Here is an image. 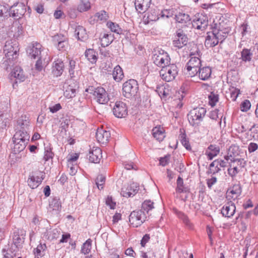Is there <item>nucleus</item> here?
<instances>
[{
  "label": "nucleus",
  "instance_id": "nucleus-1",
  "mask_svg": "<svg viewBox=\"0 0 258 258\" xmlns=\"http://www.w3.org/2000/svg\"><path fill=\"white\" fill-rule=\"evenodd\" d=\"M190 59L186 65V74L190 77L195 76L198 73V71L201 67V60L200 58L201 52L198 48L196 51H191Z\"/></svg>",
  "mask_w": 258,
  "mask_h": 258
},
{
  "label": "nucleus",
  "instance_id": "nucleus-2",
  "mask_svg": "<svg viewBox=\"0 0 258 258\" xmlns=\"http://www.w3.org/2000/svg\"><path fill=\"white\" fill-rule=\"evenodd\" d=\"M19 50L18 43L16 41L6 42L4 48V52L7 58L5 61L6 65L11 66V61L17 58Z\"/></svg>",
  "mask_w": 258,
  "mask_h": 258
},
{
  "label": "nucleus",
  "instance_id": "nucleus-3",
  "mask_svg": "<svg viewBox=\"0 0 258 258\" xmlns=\"http://www.w3.org/2000/svg\"><path fill=\"white\" fill-rule=\"evenodd\" d=\"M206 113L204 107H197L191 110L188 114V120L190 125L197 126L203 120Z\"/></svg>",
  "mask_w": 258,
  "mask_h": 258
},
{
  "label": "nucleus",
  "instance_id": "nucleus-4",
  "mask_svg": "<svg viewBox=\"0 0 258 258\" xmlns=\"http://www.w3.org/2000/svg\"><path fill=\"white\" fill-rule=\"evenodd\" d=\"M222 31L214 30L213 32L207 33V36L205 40V46L207 47H213L222 42L225 39V36Z\"/></svg>",
  "mask_w": 258,
  "mask_h": 258
},
{
  "label": "nucleus",
  "instance_id": "nucleus-5",
  "mask_svg": "<svg viewBox=\"0 0 258 258\" xmlns=\"http://www.w3.org/2000/svg\"><path fill=\"white\" fill-rule=\"evenodd\" d=\"M178 72L177 66L174 63H170L161 69L160 71V75L163 80L170 82L175 79L178 74Z\"/></svg>",
  "mask_w": 258,
  "mask_h": 258
},
{
  "label": "nucleus",
  "instance_id": "nucleus-6",
  "mask_svg": "<svg viewBox=\"0 0 258 258\" xmlns=\"http://www.w3.org/2000/svg\"><path fill=\"white\" fill-rule=\"evenodd\" d=\"M9 111V104L7 101L0 102V128L2 129L10 125L12 117Z\"/></svg>",
  "mask_w": 258,
  "mask_h": 258
},
{
  "label": "nucleus",
  "instance_id": "nucleus-7",
  "mask_svg": "<svg viewBox=\"0 0 258 258\" xmlns=\"http://www.w3.org/2000/svg\"><path fill=\"white\" fill-rule=\"evenodd\" d=\"M147 216L145 212L142 210L132 212L129 216V222L133 227L140 226L146 220Z\"/></svg>",
  "mask_w": 258,
  "mask_h": 258
},
{
  "label": "nucleus",
  "instance_id": "nucleus-8",
  "mask_svg": "<svg viewBox=\"0 0 258 258\" xmlns=\"http://www.w3.org/2000/svg\"><path fill=\"white\" fill-rule=\"evenodd\" d=\"M152 58L154 64L162 68L170 64V58L169 54L163 50L155 52Z\"/></svg>",
  "mask_w": 258,
  "mask_h": 258
},
{
  "label": "nucleus",
  "instance_id": "nucleus-9",
  "mask_svg": "<svg viewBox=\"0 0 258 258\" xmlns=\"http://www.w3.org/2000/svg\"><path fill=\"white\" fill-rule=\"evenodd\" d=\"M138 90L137 81L134 79H131L123 84V95L127 98L135 96Z\"/></svg>",
  "mask_w": 258,
  "mask_h": 258
},
{
  "label": "nucleus",
  "instance_id": "nucleus-10",
  "mask_svg": "<svg viewBox=\"0 0 258 258\" xmlns=\"http://www.w3.org/2000/svg\"><path fill=\"white\" fill-rule=\"evenodd\" d=\"M78 88V83L74 79L68 80L63 86L64 96L68 99L75 97Z\"/></svg>",
  "mask_w": 258,
  "mask_h": 258
},
{
  "label": "nucleus",
  "instance_id": "nucleus-11",
  "mask_svg": "<svg viewBox=\"0 0 258 258\" xmlns=\"http://www.w3.org/2000/svg\"><path fill=\"white\" fill-rule=\"evenodd\" d=\"M192 25L195 29L204 30L208 25L207 17L202 14H198L192 21Z\"/></svg>",
  "mask_w": 258,
  "mask_h": 258
},
{
  "label": "nucleus",
  "instance_id": "nucleus-12",
  "mask_svg": "<svg viewBox=\"0 0 258 258\" xmlns=\"http://www.w3.org/2000/svg\"><path fill=\"white\" fill-rule=\"evenodd\" d=\"M26 12V7L22 4L17 3L13 5L10 9L9 15L15 19H19Z\"/></svg>",
  "mask_w": 258,
  "mask_h": 258
},
{
  "label": "nucleus",
  "instance_id": "nucleus-13",
  "mask_svg": "<svg viewBox=\"0 0 258 258\" xmlns=\"http://www.w3.org/2000/svg\"><path fill=\"white\" fill-rule=\"evenodd\" d=\"M188 42V38L183 31L178 30L176 33L174 39L173 41L174 47L180 49L186 45Z\"/></svg>",
  "mask_w": 258,
  "mask_h": 258
},
{
  "label": "nucleus",
  "instance_id": "nucleus-14",
  "mask_svg": "<svg viewBox=\"0 0 258 258\" xmlns=\"http://www.w3.org/2000/svg\"><path fill=\"white\" fill-rule=\"evenodd\" d=\"M93 95L97 102L100 104H106L109 100L107 93L102 87L95 88L94 90Z\"/></svg>",
  "mask_w": 258,
  "mask_h": 258
},
{
  "label": "nucleus",
  "instance_id": "nucleus-15",
  "mask_svg": "<svg viewBox=\"0 0 258 258\" xmlns=\"http://www.w3.org/2000/svg\"><path fill=\"white\" fill-rule=\"evenodd\" d=\"M43 173L40 171L33 172L29 175L28 179V185L32 189L38 187L43 179L42 177Z\"/></svg>",
  "mask_w": 258,
  "mask_h": 258
},
{
  "label": "nucleus",
  "instance_id": "nucleus-16",
  "mask_svg": "<svg viewBox=\"0 0 258 258\" xmlns=\"http://www.w3.org/2000/svg\"><path fill=\"white\" fill-rule=\"evenodd\" d=\"M231 158V155H227L224 156L225 160H217L213 161L210 165L211 172L213 173L218 172L220 170L219 166L225 167L227 166V164L229 165Z\"/></svg>",
  "mask_w": 258,
  "mask_h": 258
},
{
  "label": "nucleus",
  "instance_id": "nucleus-17",
  "mask_svg": "<svg viewBox=\"0 0 258 258\" xmlns=\"http://www.w3.org/2000/svg\"><path fill=\"white\" fill-rule=\"evenodd\" d=\"M113 112L116 117H124L127 114V109L125 104L121 101H117L113 108Z\"/></svg>",
  "mask_w": 258,
  "mask_h": 258
},
{
  "label": "nucleus",
  "instance_id": "nucleus-18",
  "mask_svg": "<svg viewBox=\"0 0 258 258\" xmlns=\"http://www.w3.org/2000/svg\"><path fill=\"white\" fill-rule=\"evenodd\" d=\"M241 190L239 185L236 184L230 187L226 192V199L232 202L235 201L241 195Z\"/></svg>",
  "mask_w": 258,
  "mask_h": 258
},
{
  "label": "nucleus",
  "instance_id": "nucleus-19",
  "mask_svg": "<svg viewBox=\"0 0 258 258\" xmlns=\"http://www.w3.org/2000/svg\"><path fill=\"white\" fill-rule=\"evenodd\" d=\"M96 138L99 143L105 144L110 138V133L102 127L98 128L96 133Z\"/></svg>",
  "mask_w": 258,
  "mask_h": 258
},
{
  "label": "nucleus",
  "instance_id": "nucleus-20",
  "mask_svg": "<svg viewBox=\"0 0 258 258\" xmlns=\"http://www.w3.org/2000/svg\"><path fill=\"white\" fill-rule=\"evenodd\" d=\"M89 161L92 163H97L102 157V151L100 148L93 147L88 155Z\"/></svg>",
  "mask_w": 258,
  "mask_h": 258
},
{
  "label": "nucleus",
  "instance_id": "nucleus-21",
  "mask_svg": "<svg viewBox=\"0 0 258 258\" xmlns=\"http://www.w3.org/2000/svg\"><path fill=\"white\" fill-rule=\"evenodd\" d=\"M236 207L232 202L225 204L221 210V214L225 217L230 218L233 216L235 212Z\"/></svg>",
  "mask_w": 258,
  "mask_h": 258
},
{
  "label": "nucleus",
  "instance_id": "nucleus-22",
  "mask_svg": "<svg viewBox=\"0 0 258 258\" xmlns=\"http://www.w3.org/2000/svg\"><path fill=\"white\" fill-rule=\"evenodd\" d=\"M43 51L42 49V45L37 42L32 43V46L30 49L28 53L32 58H36L40 57V56H43L41 54V52Z\"/></svg>",
  "mask_w": 258,
  "mask_h": 258
},
{
  "label": "nucleus",
  "instance_id": "nucleus-23",
  "mask_svg": "<svg viewBox=\"0 0 258 258\" xmlns=\"http://www.w3.org/2000/svg\"><path fill=\"white\" fill-rule=\"evenodd\" d=\"M151 0H135L136 10L140 13L146 12L150 7Z\"/></svg>",
  "mask_w": 258,
  "mask_h": 258
},
{
  "label": "nucleus",
  "instance_id": "nucleus-24",
  "mask_svg": "<svg viewBox=\"0 0 258 258\" xmlns=\"http://www.w3.org/2000/svg\"><path fill=\"white\" fill-rule=\"evenodd\" d=\"M61 204L60 200L57 198H53L49 202V210L54 214H58L61 211Z\"/></svg>",
  "mask_w": 258,
  "mask_h": 258
},
{
  "label": "nucleus",
  "instance_id": "nucleus-25",
  "mask_svg": "<svg viewBox=\"0 0 258 258\" xmlns=\"http://www.w3.org/2000/svg\"><path fill=\"white\" fill-rule=\"evenodd\" d=\"M64 70V64L62 61L60 59L55 60L53 63L52 73L53 75L57 77L60 76Z\"/></svg>",
  "mask_w": 258,
  "mask_h": 258
},
{
  "label": "nucleus",
  "instance_id": "nucleus-26",
  "mask_svg": "<svg viewBox=\"0 0 258 258\" xmlns=\"http://www.w3.org/2000/svg\"><path fill=\"white\" fill-rule=\"evenodd\" d=\"M23 231L21 229H16L13 235V242L17 247H20L24 242Z\"/></svg>",
  "mask_w": 258,
  "mask_h": 258
},
{
  "label": "nucleus",
  "instance_id": "nucleus-27",
  "mask_svg": "<svg viewBox=\"0 0 258 258\" xmlns=\"http://www.w3.org/2000/svg\"><path fill=\"white\" fill-rule=\"evenodd\" d=\"M11 77L16 79L17 83L23 82L26 79L23 70L19 66H16L13 69L11 72Z\"/></svg>",
  "mask_w": 258,
  "mask_h": 258
},
{
  "label": "nucleus",
  "instance_id": "nucleus-28",
  "mask_svg": "<svg viewBox=\"0 0 258 258\" xmlns=\"http://www.w3.org/2000/svg\"><path fill=\"white\" fill-rule=\"evenodd\" d=\"M152 135L158 141L161 142L165 137V130L161 126H157L152 129Z\"/></svg>",
  "mask_w": 258,
  "mask_h": 258
},
{
  "label": "nucleus",
  "instance_id": "nucleus-29",
  "mask_svg": "<svg viewBox=\"0 0 258 258\" xmlns=\"http://www.w3.org/2000/svg\"><path fill=\"white\" fill-rule=\"evenodd\" d=\"M199 78L203 81L208 80L211 76L212 69L210 67H203L200 68L198 71Z\"/></svg>",
  "mask_w": 258,
  "mask_h": 258
},
{
  "label": "nucleus",
  "instance_id": "nucleus-30",
  "mask_svg": "<svg viewBox=\"0 0 258 258\" xmlns=\"http://www.w3.org/2000/svg\"><path fill=\"white\" fill-rule=\"evenodd\" d=\"M220 148L216 145H210L206 151L205 154L210 160L213 159L219 153Z\"/></svg>",
  "mask_w": 258,
  "mask_h": 258
},
{
  "label": "nucleus",
  "instance_id": "nucleus-31",
  "mask_svg": "<svg viewBox=\"0 0 258 258\" xmlns=\"http://www.w3.org/2000/svg\"><path fill=\"white\" fill-rule=\"evenodd\" d=\"M43 237L49 240H53L57 238L60 233L57 229L49 228L46 229V231L43 233Z\"/></svg>",
  "mask_w": 258,
  "mask_h": 258
},
{
  "label": "nucleus",
  "instance_id": "nucleus-32",
  "mask_svg": "<svg viewBox=\"0 0 258 258\" xmlns=\"http://www.w3.org/2000/svg\"><path fill=\"white\" fill-rule=\"evenodd\" d=\"M12 140L14 144L13 152L15 154L19 153L25 149L28 141Z\"/></svg>",
  "mask_w": 258,
  "mask_h": 258
},
{
  "label": "nucleus",
  "instance_id": "nucleus-33",
  "mask_svg": "<svg viewBox=\"0 0 258 258\" xmlns=\"http://www.w3.org/2000/svg\"><path fill=\"white\" fill-rule=\"evenodd\" d=\"M30 136L27 131L25 130H17L15 134L13 137V139L17 140L23 141H28L29 140Z\"/></svg>",
  "mask_w": 258,
  "mask_h": 258
},
{
  "label": "nucleus",
  "instance_id": "nucleus-34",
  "mask_svg": "<svg viewBox=\"0 0 258 258\" xmlns=\"http://www.w3.org/2000/svg\"><path fill=\"white\" fill-rule=\"evenodd\" d=\"M75 33L77 36L78 39L81 41H84L88 38L86 30L82 26H77L75 29Z\"/></svg>",
  "mask_w": 258,
  "mask_h": 258
},
{
  "label": "nucleus",
  "instance_id": "nucleus-35",
  "mask_svg": "<svg viewBox=\"0 0 258 258\" xmlns=\"http://www.w3.org/2000/svg\"><path fill=\"white\" fill-rule=\"evenodd\" d=\"M114 37L111 34L104 33L100 37L101 45L103 47L108 46L113 41Z\"/></svg>",
  "mask_w": 258,
  "mask_h": 258
},
{
  "label": "nucleus",
  "instance_id": "nucleus-36",
  "mask_svg": "<svg viewBox=\"0 0 258 258\" xmlns=\"http://www.w3.org/2000/svg\"><path fill=\"white\" fill-rule=\"evenodd\" d=\"M175 19L177 22L181 24L189 23L191 20V18L188 14L182 12H179L176 14Z\"/></svg>",
  "mask_w": 258,
  "mask_h": 258
},
{
  "label": "nucleus",
  "instance_id": "nucleus-37",
  "mask_svg": "<svg viewBox=\"0 0 258 258\" xmlns=\"http://www.w3.org/2000/svg\"><path fill=\"white\" fill-rule=\"evenodd\" d=\"M29 121L26 116H21L17 121V130L27 131Z\"/></svg>",
  "mask_w": 258,
  "mask_h": 258
},
{
  "label": "nucleus",
  "instance_id": "nucleus-38",
  "mask_svg": "<svg viewBox=\"0 0 258 258\" xmlns=\"http://www.w3.org/2000/svg\"><path fill=\"white\" fill-rule=\"evenodd\" d=\"M112 75L114 80L116 82H120L124 76L122 69L119 65L114 67Z\"/></svg>",
  "mask_w": 258,
  "mask_h": 258
},
{
  "label": "nucleus",
  "instance_id": "nucleus-39",
  "mask_svg": "<svg viewBox=\"0 0 258 258\" xmlns=\"http://www.w3.org/2000/svg\"><path fill=\"white\" fill-rule=\"evenodd\" d=\"M236 162H239L238 160H233L232 162H229V168L228 169V173L231 177H234L238 173L239 169L237 167L235 166Z\"/></svg>",
  "mask_w": 258,
  "mask_h": 258
},
{
  "label": "nucleus",
  "instance_id": "nucleus-40",
  "mask_svg": "<svg viewBox=\"0 0 258 258\" xmlns=\"http://www.w3.org/2000/svg\"><path fill=\"white\" fill-rule=\"evenodd\" d=\"M46 249V244L44 243H40L37 247L34 249V252L35 256L37 258L41 257L45 254Z\"/></svg>",
  "mask_w": 258,
  "mask_h": 258
},
{
  "label": "nucleus",
  "instance_id": "nucleus-41",
  "mask_svg": "<svg viewBox=\"0 0 258 258\" xmlns=\"http://www.w3.org/2000/svg\"><path fill=\"white\" fill-rule=\"evenodd\" d=\"M85 55L91 63H95L97 59L96 52L93 49H87L85 51Z\"/></svg>",
  "mask_w": 258,
  "mask_h": 258
},
{
  "label": "nucleus",
  "instance_id": "nucleus-42",
  "mask_svg": "<svg viewBox=\"0 0 258 258\" xmlns=\"http://www.w3.org/2000/svg\"><path fill=\"white\" fill-rule=\"evenodd\" d=\"M160 17V11L158 9L151 10L147 16L148 22L156 21Z\"/></svg>",
  "mask_w": 258,
  "mask_h": 258
},
{
  "label": "nucleus",
  "instance_id": "nucleus-43",
  "mask_svg": "<svg viewBox=\"0 0 258 258\" xmlns=\"http://www.w3.org/2000/svg\"><path fill=\"white\" fill-rule=\"evenodd\" d=\"M78 69V67L76 66V61L74 60H70L69 61V72L71 79L75 77Z\"/></svg>",
  "mask_w": 258,
  "mask_h": 258
},
{
  "label": "nucleus",
  "instance_id": "nucleus-44",
  "mask_svg": "<svg viewBox=\"0 0 258 258\" xmlns=\"http://www.w3.org/2000/svg\"><path fill=\"white\" fill-rule=\"evenodd\" d=\"M91 8V4L89 0H81L78 6V10L80 12H86Z\"/></svg>",
  "mask_w": 258,
  "mask_h": 258
},
{
  "label": "nucleus",
  "instance_id": "nucleus-45",
  "mask_svg": "<svg viewBox=\"0 0 258 258\" xmlns=\"http://www.w3.org/2000/svg\"><path fill=\"white\" fill-rule=\"evenodd\" d=\"M176 183V191L177 192L182 193L187 192V188L184 185L183 179L181 177L179 176L178 177Z\"/></svg>",
  "mask_w": 258,
  "mask_h": 258
},
{
  "label": "nucleus",
  "instance_id": "nucleus-46",
  "mask_svg": "<svg viewBox=\"0 0 258 258\" xmlns=\"http://www.w3.org/2000/svg\"><path fill=\"white\" fill-rule=\"evenodd\" d=\"M252 56V53L249 49L244 48L241 52V58L242 60L245 62L250 61L251 59Z\"/></svg>",
  "mask_w": 258,
  "mask_h": 258
},
{
  "label": "nucleus",
  "instance_id": "nucleus-47",
  "mask_svg": "<svg viewBox=\"0 0 258 258\" xmlns=\"http://www.w3.org/2000/svg\"><path fill=\"white\" fill-rule=\"evenodd\" d=\"M107 27L113 32L117 34H120L121 33L122 30L120 28L119 26L111 21H108L106 23Z\"/></svg>",
  "mask_w": 258,
  "mask_h": 258
},
{
  "label": "nucleus",
  "instance_id": "nucleus-48",
  "mask_svg": "<svg viewBox=\"0 0 258 258\" xmlns=\"http://www.w3.org/2000/svg\"><path fill=\"white\" fill-rule=\"evenodd\" d=\"M179 140L182 145L184 147V148L186 150L188 151L191 150V146L190 145L188 139L186 138V135L185 134H180L179 137Z\"/></svg>",
  "mask_w": 258,
  "mask_h": 258
},
{
  "label": "nucleus",
  "instance_id": "nucleus-49",
  "mask_svg": "<svg viewBox=\"0 0 258 258\" xmlns=\"http://www.w3.org/2000/svg\"><path fill=\"white\" fill-rule=\"evenodd\" d=\"M91 242L92 240L90 239H88L84 243L81 248L82 253L86 254L90 252L91 249Z\"/></svg>",
  "mask_w": 258,
  "mask_h": 258
},
{
  "label": "nucleus",
  "instance_id": "nucleus-50",
  "mask_svg": "<svg viewBox=\"0 0 258 258\" xmlns=\"http://www.w3.org/2000/svg\"><path fill=\"white\" fill-rule=\"evenodd\" d=\"M154 208L153 203L151 201H145L142 205V210L147 213Z\"/></svg>",
  "mask_w": 258,
  "mask_h": 258
},
{
  "label": "nucleus",
  "instance_id": "nucleus-51",
  "mask_svg": "<svg viewBox=\"0 0 258 258\" xmlns=\"http://www.w3.org/2000/svg\"><path fill=\"white\" fill-rule=\"evenodd\" d=\"M137 186H136V189H134L133 191L130 190L127 188H122L120 192V194L124 197H130L131 196H133L135 195L138 191Z\"/></svg>",
  "mask_w": 258,
  "mask_h": 258
},
{
  "label": "nucleus",
  "instance_id": "nucleus-52",
  "mask_svg": "<svg viewBox=\"0 0 258 258\" xmlns=\"http://www.w3.org/2000/svg\"><path fill=\"white\" fill-rule=\"evenodd\" d=\"M157 91L161 98L166 97L169 94V90L164 86L158 88Z\"/></svg>",
  "mask_w": 258,
  "mask_h": 258
},
{
  "label": "nucleus",
  "instance_id": "nucleus-53",
  "mask_svg": "<svg viewBox=\"0 0 258 258\" xmlns=\"http://www.w3.org/2000/svg\"><path fill=\"white\" fill-rule=\"evenodd\" d=\"M8 11V8L2 3H0V21H3L6 17H7Z\"/></svg>",
  "mask_w": 258,
  "mask_h": 258
},
{
  "label": "nucleus",
  "instance_id": "nucleus-54",
  "mask_svg": "<svg viewBox=\"0 0 258 258\" xmlns=\"http://www.w3.org/2000/svg\"><path fill=\"white\" fill-rule=\"evenodd\" d=\"M208 98L209 100V104L212 107L216 105L219 99L218 95L213 92L211 93V94L209 95Z\"/></svg>",
  "mask_w": 258,
  "mask_h": 258
},
{
  "label": "nucleus",
  "instance_id": "nucleus-55",
  "mask_svg": "<svg viewBox=\"0 0 258 258\" xmlns=\"http://www.w3.org/2000/svg\"><path fill=\"white\" fill-rule=\"evenodd\" d=\"M251 107V103L249 100H244L240 105V110L242 112H247Z\"/></svg>",
  "mask_w": 258,
  "mask_h": 258
},
{
  "label": "nucleus",
  "instance_id": "nucleus-56",
  "mask_svg": "<svg viewBox=\"0 0 258 258\" xmlns=\"http://www.w3.org/2000/svg\"><path fill=\"white\" fill-rule=\"evenodd\" d=\"M105 181V178L102 175H99L97 176L96 180V184L99 189H102L103 188Z\"/></svg>",
  "mask_w": 258,
  "mask_h": 258
},
{
  "label": "nucleus",
  "instance_id": "nucleus-57",
  "mask_svg": "<svg viewBox=\"0 0 258 258\" xmlns=\"http://www.w3.org/2000/svg\"><path fill=\"white\" fill-rule=\"evenodd\" d=\"M160 17L162 18H168L172 17L173 15V11L171 9H165L160 11Z\"/></svg>",
  "mask_w": 258,
  "mask_h": 258
},
{
  "label": "nucleus",
  "instance_id": "nucleus-58",
  "mask_svg": "<svg viewBox=\"0 0 258 258\" xmlns=\"http://www.w3.org/2000/svg\"><path fill=\"white\" fill-rule=\"evenodd\" d=\"M239 94V89L235 88H232L230 89V98L232 101H235L236 100Z\"/></svg>",
  "mask_w": 258,
  "mask_h": 258
},
{
  "label": "nucleus",
  "instance_id": "nucleus-59",
  "mask_svg": "<svg viewBox=\"0 0 258 258\" xmlns=\"http://www.w3.org/2000/svg\"><path fill=\"white\" fill-rule=\"evenodd\" d=\"M95 17L100 21H105L108 17L107 13L104 11H101L98 13H97L95 15Z\"/></svg>",
  "mask_w": 258,
  "mask_h": 258
},
{
  "label": "nucleus",
  "instance_id": "nucleus-60",
  "mask_svg": "<svg viewBox=\"0 0 258 258\" xmlns=\"http://www.w3.org/2000/svg\"><path fill=\"white\" fill-rule=\"evenodd\" d=\"M45 60L46 59V57H43V56H40V57H38V59L36 61L35 63V69L38 71H40L42 70L43 68L42 59Z\"/></svg>",
  "mask_w": 258,
  "mask_h": 258
},
{
  "label": "nucleus",
  "instance_id": "nucleus-61",
  "mask_svg": "<svg viewBox=\"0 0 258 258\" xmlns=\"http://www.w3.org/2000/svg\"><path fill=\"white\" fill-rule=\"evenodd\" d=\"M69 171L71 175H74L76 174V173L77 172V165H74L71 163H68V165Z\"/></svg>",
  "mask_w": 258,
  "mask_h": 258
},
{
  "label": "nucleus",
  "instance_id": "nucleus-62",
  "mask_svg": "<svg viewBox=\"0 0 258 258\" xmlns=\"http://www.w3.org/2000/svg\"><path fill=\"white\" fill-rule=\"evenodd\" d=\"M106 204L110 207L111 209H114L116 206V203L114 202L111 197L108 196L106 199Z\"/></svg>",
  "mask_w": 258,
  "mask_h": 258
},
{
  "label": "nucleus",
  "instance_id": "nucleus-63",
  "mask_svg": "<svg viewBox=\"0 0 258 258\" xmlns=\"http://www.w3.org/2000/svg\"><path fill=\"white\" fill-rule=\"evenodd\" d=\"M54 156L53 153L52 152L50 149L46 150L44 152V155L43 159L45 161L49 160L50 159H52Z\"/></svg>",
  "mask_w": 258,
  "mask_h": 258
},
{
  "label": "nucleus",
  "instance_id": "nucleus-64",
  "mask_svg": "<svg viewBox=\"0 0 258 258\" xmlns=\"http://www.w3.org/2000/svg\"><path fill=\"white\" fill-rule=\"evenodd\" d=\"M258 149V145L254 142H251L248 146V151L251 153L255 152Z\"/></svg>",
  "mask_w": 258,
  "mask_h": 258
}]
</instances>
